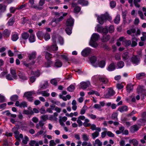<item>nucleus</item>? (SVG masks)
Listing matches in <instances>:
<instances>
[{"mask_svg":"<svg viewBox=\"0 0 146 146\" xmlns=\"http://www.w3.org/2000/svg\"><path fill=\"white\" fill-rule=\"evenodd\" d=\"M99 38V35L97 33H94L92 36L91 40L90 42V45L91 46L94 47H96L98 46V44L95 42Z\"/></svg>","mask_w":146,"mask_h":146,"instance_id":"1","label":"nucleus"},{"mask_svg":"<svg viewBox=\"0 0 146 146\" xmlns=\"http://www.w3.org/2000/svg\"><path fill=\"white\" fill-rule=\"evenodd\" d=\"M35 94V92L34 90L27 92L25 93L24 97L26 98L29 101L32 102L33 100L34 99L32 95Z\"/></svg>","mask_w":146,"mask_h":146,"instance_id":"2","label":"nucleus"},{"mask_svg":"<svg viewBox=\"0 0 146 146\" xmlns=\"http://www.w3.org/2000/svg\"><path fill=\"white\" fill-rule=\"evenodd\" d=\"M80 87L83 89H85L91 86L90 82L89 81L82 82L80 83Z\"/></svg>","mask_w":146,"mask_h":146,"instance_id":"3","label":"nucleus"},{"mask_svg":"<svg viewBox=\"0 0 146 146\" xmlns=\"http://www.w3.org/2000/svg\"><path fill=\"white\" fill-rule=\"evenodd\" d=\"M131 62L134 64H137L139 63L140 60L139 58L136 56H133L131 59Z\"/></svg>","mask_w":146,"mask_h":146,"instance_id":"4","label":"nucleus"},{"mask_svg":"<svg viewBox=\"0 0 146 146\" xmlns=\"http://www.w3.org/2000/svg\"><path fill=\"white\" fill-rule=\"evenodd\" d=\"M91 52V49L89 48H86L82 51L81 54L83 56H86L89 54Z\"/></svg>","mask_w":146,"mask_h":146,"instance_id":"5","label":"nucleus"},{"mask_svg":"<svg viewBox=\"0 0 146 146\" xmlns=\"http://www.w3.org/2000/svg\"><path fill=\"white\" fill-rule=\"evenodd\" d=\"M115 93V92L112 89L109 88L108 93L104 95V97L106 98H108L114 95Z\"/></svg>","mask_w":146,"mask_h":146,"instance_id":"6","label":"nucleus"},{"mask_svg":"<svg viewBox=\"0 0 146 146\" xmlns=\"http://www.w3.org/2000/svg\"><path fill=\"white\" fill-rule=\"evenodd\" d=\"M37 94H41L44 97H48L50 95V94L48 93L47 91H40L39 90H38L37 92Z\"/></svg>","mask_w":146,"mask_h":146,"instance_id":"7","label":"nucleus"},{"mask_svg":"<svg viewBox=\"0 0 146 146\" xmlns=\"http://www.w3.org/2000/svg\"><path fill=\"white\" fill-rule=\"evenodd\" d=\"M74 23V20L72 18L68 19L66 21V25L67 26H72Z\"/></svg>","mask_w":146,"mask_h":146,"instance_id":"8","label":"nucleus"},{"mask_svg":"<svg viewBox=\"0 0 146 146\" xmlns=\"http://www.w3.org/2000/svg\"><path fill=\"white\" fill-rule=\"evenodd\" d=\"M11 38L13 41H15L19 38V35L16 33H13L12 34Z\"/></svg>","mask_w":146,"mask_h":146,"instance_id":"9","label":"nucleus"},{"mask_svg":"<svg viewBox=\"0 0 146 146\" xmlns=\"http://www.w3.org/2000/svg\"><path fill=\"white\" fill-rule=\"evenodd\" d=\"M46 132V131H45L44 128H43V130H40L35 135V136L36 137H38L40 135L43 134L44 135V137H45L46 136V135H45Z\"/></svg>","mask_w":146,"mask_h":146,"instance_id":"10","label":"nucleus"},{"mask_svg":"<svg viewBox=\"0 0 146 146\" xmlns=\"http://www.w3.org/2000/svg\"><path fill=\"white\" fill-rule=\"evenodd\" d=\"M10 73L12 75L14 79L16 80L17 78V76L16 74V70L11 68L10 69Z\"/></svg>","mask_w":146,"mask_h":146,"instance_id":"11","label":"nucleus"},{"mask_svg":"<svg viewBox=\"0 0 146 146\" xmlns=\"http://www.w3.org/2000/svg\"><path fill=\"white\" fill-rule=\"evenodd\" d=\"M10 34L11 32L7 29H5L3 33V36L6 38L9 37Z\"/></svg>","mask_w":146,"mask_h":146,"instance_id":"12","label":"nucleus"},{"mask_svg":"<svg viewBox=\"0 0 146 146\" xmlns=\"http://www.w3.org/2000/svg\"><path fill=\"white\" fill-rule=\"evenodd\" d=\"M128 108L127 106H120L119 107L118 110L121 112H123L124 111H127Z\"/></svg>","mask_w":146,"mask_h":146,"instance_id":"13","label":"nucleus"},{"mask_svg":"<svg viewBox=\"0 0 146 146\" xmlns=\"http://www.w3.org/2000/svg\"><path fill=\"white\" fill-rule=\"evenodd\" d=\"M143 90H146L143 86H139L137 88V90L139 94H141L143 92Z\"/></svg>","mask_w":146,"mask_h":146,"instance_id":"14","label":"nucleus"},{"mask_svg":"<svg viewBox=\"0 0 146 146\" xmlns=\"http://www.w3.org/2000/svg\"><path fill=\"white\" fill-rule=\"evenodd\" d=\"M18 129L17 127H14L12 129V131L15 134V137L16 138H18L19 137V133L18 131Z\"/></svg>","mask_w":146,"mask_h":146,"instance_id":"15","label":"nucleus"},{"mask_svg":"<svg viewBox=\"0 0 146 146\" xmlns=\"http://www.w3.org/2000/svg\"><path fill=\"white\" fill-rule=\"evenodd\" d=\"M133 85L130 84L127 85L126 87L127 92L130 93L133 91Z\"/></svg>","mask_w":146,"mask_h":146,"instance_id":"16","label":"nucleus"},{"mask_svg":"<svg viewBox=\"0 0 146 146\" xmlns=\"http://www.w3.org/2000/svg\"><path fill=\"white\" fill-rule=\"evenodd\" d=\"M139 129V127L137 125H135L132 126L130 128V131L133 133L137 131Z\"/></svg>","mask_w":146,"mask_h":146,"instance_id":"17","label":"nucleus"},{"mask_svg":"<svg viewBox=\"0 0 146 146\" xmlns=\"http://www.w3.org/2000/svg\"><path fill=\"white\" fill-rule=\"evenodd\" d=\"M99 80L101 82L104 84L107 83L108 81V79L104 76H100Z\"/></svg>","mask_w":146,"mask_h":146,"instance_id":"18","label":"nucleus"},{"mask_svg":"<svg viewBox=\"0 0 146 146\" xmlns=\"http://www.w3.org/2000/svg\"><path fill=\"white\" fill-rule=\"evenodd\" d=\"M78 3L83 6H86L88 4V1L85 0H78Z\"/></svg>","mask_w":146,"mask_h":146,"instance_id":"19","label":"nucleus"},{"mask_svg":"<svg viewBox=\"0 0 146 146\" xmlns=\"http://www.w3.org/2000/svg\"><path fill=\"white\" fill-rule=\"evenodd\" d=\"M97 60V58L96 56H93L91 57L90 59V60L93 66L96 67V66L94 65V64Z\"/></svg>","mask_w":146,"mask_h":146,"instance_id":"20","label":"nucleus"},{"mask_svg":"<svg viewBox=\"0 0 146 146\" xmlns=\"http://www.w3.org/2000/svg\"><path fill=\"white\" fill-rule=\"evenodd\" d=\"M29 36V34L26 32L23 33L21 34V38L24 40H27Z\"/></svg>","mask_w":146,"mask_h":146,"instance_id":"21","label":"nucleus"},{"mask_svg":"<svg viewBox=\"0 0 146 146\" xmlns=\"http://www.w3.org/2000/svg\"><path fill=\"white\" fill-rule=\"evenodd\" d=\"M58 48L57 46L56 45H54L51 46L48 49V50L50 52H52V51H54L57 50H58Z\"/></svg>","mask_w":146,"mask_h":146,"instance_id":"22","label":"nucleus"},{"mask_svg":"<svg viewBox=\"0 0 146 146\" xmlns=\"http://www.w3.org/2000/svg\"><path fill=\"white\" fill-rule=\"evenodd\" d=\"M115 64L113 63H111L109 65L108 68V70L109 71H111L115 69Z\"/></svg>","mask_w":146,"mask_h":146,"instance_id":"23","label":"nucleus"},{"mask_svg":"<svg viewBox=\"0 0 146 146\" xmlns=\"http://www.w3.org/2000/svg\"><path fill=\"white\" fill-rule=\"evenodd\" d=\"M90 120L88 119H85L84 122L83 123V125L85 127H90L91 125V124L89 123Z\"/></svg>","mask_w":146,"mask_h":146,"instance_id":"24","label":"nucleus"},{"mask_svg":"<svg viewBox=\"0 0 146 146\" xmlns=\"http://www.w3.org/2000/svg\"><path fill=\"white\" fill-rule=\"evenodd\" d=\"M97 19L98 20V22L101 24H102L104 20V17L103 15H102L100 17H98Z\"/></svg>","mask_w":146,"mask_h":146,"instance_id":"25","label":"nucleus"},{"mask_svg":"<svg viewBox=\"0 0 146 146\" xmlns=\"http://www.w3.org/2000/svg\"><path fill=\"white\" fill-rule=\"evenodd\" d=\"M102 142L98 139H96L95 141V143L94 144V146L97 145V146H102Z\"/></svg>","mask_w":146,"mask_h":146,"instance_id":"26","label":"nucleus"},{"mask_svg":"<svg viewBox=\"0 0 146 146\" xmlns=\"http://www.w3.org/2000/svg\"><path fill=\"white\" fill-rule=\"evenodd\" d=\"M129 56L127 52H125L123 53L122 57L124 61L126 60L129 58Z\"/></svg>","mask_w":146,"mask_h":146,"instance_id":"27","label":"nucleus"},{"mask_svg":"<svg viewBox=\"0 0 146 146\" xmlns=\"http://www.w3.org/2000/svg\"><path fill=\"white\" fill-rule=\"evenodd\" d=\"M145 75V74L144 72H142L138 73L136 75V78L138 79H140L143 78Z\"/></svg>","mask_w":146,"mask_h":146,"instance_id":"28","label":"nucleus"},{"mask_svg":"<svg viewBox=\"0 0 146 146\" xmlns=\"http://www.w3.org/2000/svg\"><path fill=\"white\" fill-rule=\"evenodd\" d=\"M44 34L42 31H38L36 33V35L38 38L42 40Z\"/></svg>","mask_w":146,"mask_h":146,"instance_id":"29","label":"nucleus"},{"mask_svg":"<svg viewBox=\"0 0 146 146\" xmlns=\"http://www.w3.org/2000/svg\"><path fill=\"white\" fill-rule=\"evenodd\" d=\"M36 52L34 51L32 52L31 54H29V57L30 60H33L35 59L36 56Z\"/></svg>","mask_w":146,"mask_h":146,"instance_id":"30","label":"nucleus"},{"mask_svg":"<svg viewBox=\"0 0 146 146\" xmlns=\"http://www.w3.org/2000/svg\"><path fill=\"white\" fill-rule=\"evenodd\" d=\"M19 78L23 80H25L27 79V77L23 73H20L19 74Z\"/></svg>","mask_w":146,"mask_h":146,"instance_id":"31","label":"nucleus"},{"mask_svg":"<svg viewBox=\"0 0 146 146\" xmlns=\"http://www.w3.org/2000/svg\"><path fill=\"white\" fill-rule=\"evenodd\" d=\"M87 109V107L86 106H84L80 111V114L81 115L84 114L85 113Z\"/></svg>","mask_w":146,"mask_h":146,"instance_id":"32","label":"nucleus"},{"mask_svg":"<svg viewBox=\"0 0 146 146\" xmlns=\"http://www.w3.org/2000/svg\"><path fill=\"white\" fill-rule=\"evenodd\" d=\"M62 63L60 61L57 60L55 62L54 66L57 67H60L62 66Z\"/></svg>","mask_w":146,"mask_h":146,"instance_id":"33","label":"nucleus"},{"mask_svg":"<svg viewBox=\"0 0 146 146\" xmlns=\"http://www.w3.org/2000/svg\"><path fill=\"white\" fill-rule=\"evenodd\" d=\"M120 21V16L119 15H117L114 20V22L116 24H118Z\"/></svg>","mask_w":146,"mask_h":146,"instance_id":"34","label":"nucleus"},{"mask_svg":"<svg viewBox=\"0 0 146 146\" xmlns=\"http://www.w3.org/2000/svg\"><path fill=\"white\" fill-rule=\"evenodd\" d=\"M129 142L130 143H132L134 146H137L138 144V142L135 139L129 140Z\"/></svg>","mask_w":146,"mask_h":146,"instance_id":"35","label":"nucleus"},{"mask_svg":"<svg viewBox=\"0 0 146 146\" xmlns=\"http://www.w3.org/2000/svg\"><path fill=\"white\" fill-rule=\"evenodd\" d=\"M117 65L118 67V68H121L123 67L124 63L122 61H120L117 63Z\"/></svg>","mask_w":146,"mask_h":146,"instance_id":"36","label":"nucleus"},{"mask_svg":"<svg viewBox=\"0 0 146 146\" xmlns=\"http://www.w3.org/2000/svg\"><path fill=\"white\" fill-rule=\"evenodd\" d=\"M29 144L31 146H38V143L35 141H31L29 143Z\"/></svg>","mask_w":146,"mask_h":146,"instance_id":"37","label":"nucleus"},{"mask_svg":"<svg viewBox=\"0 0 146 146\" xmlns=\"http://www.w3.org/2000/svg\"><path fill=\"white\" fill-rule=\"evenodd\" d=\"M82 137L84 141H88L89 140V136L86 134H83Z\"/></svg>","mask_w":146,"mask_h":146,"instance_id":"38","label":"nucleus"},{"mask_svg":"<svg viewBox=\"0 0 146 146\" xmlns=\"http://www.w3.org/2000/svg\"><path fill=\"white\" fill-rule=\"evenodd\" d=\"M48 116L47 115H43L40 116V118L42 121H45L48 119Z\"/></svg>","mask_w":146,"mask_h":146,"instance_id":"39","label":"nucleus"},{"mask_svg":"<svg viewBox=\"0 0 146 146\" xmlns=\"http://www.w3.org/2000/svg\"><path fill=\"white\" fill-rule=\"evenodd\" d=\"M30 42H33L35 41V36L34 35L31 34L30 35L29 39Z\"/></svg>","mask_w":146,"mask_h":146,"instance_id":"40","label":"nucleus"},{"mask_svg":"<svg viewBox=\"0 0 146 146\" xmlns=\"http://www.w3.org/2000/svg\"><path fill=\"white\" fill-rule=\"evenodd\" d=\"M103 28L99 25H97L95 27V29L98 32L102 33Z\"/></svg>","mask_w":146,"mask_h":146,"instance_id":"41","label":"nucleus"},{"mask_svg":"<svg viewBox=\"0 0 146 146\" xmlns=\"http://www.w3.org/2000/svg\"><path fill=\"white\" fill-rule=\"evenodd\" d=\"M99 133L97 131H95L92 134V138L94 139L97 137L99 135Z\"/></svg>","mask_w":146,"mask_h":146,"instance_id":"42","label":"nucleus"},{"mask_svg":"<svg viewBox=\"0 0 146 146\" xmlns=\"http://www.w3.org/2000/svg\"><path fill=\"white\" fill-rule=\"evenodd\" d=\"M110 38V36L108 35L104 36L102 39V41L103 42H106L109 40Z\"/></svg>","mask_w":146,"mask_h":146,"instance_id":"43","label":"nucleus"},{"mask_svg":"<svg viewBox=\"0 0 146 146\" xmlns=\"http://www.w3.org/2000/svg\"><path fill=\"white\" fill-rule=\"evenodd\" d=\"M104 17V20H108L109 21H111L112 19L111 17L108 14H106L104 15H103Z\"/></svg>","mask_w":146,"mask_h":146,"instance_id":"44","label":"nucleus"},{"mask_svg":"<svg viewBox=\"0 0 146 146\" xmlns=\"http://www.w3.org/2000/svg\"><path fill=\"white\" fill-rule=\"evenodd\" d=\"M15 20L14 18H11L8 21L7 24L11 26L12 25L14 22Z\"/></svg>","mask_w":146,"mask_h":146,"instance_id":"45","label":"nucleus"},{"mask_svg":"<svg viewBox=\"0 0 146 146\" xmlns=\"http://www.w3.org/2000/svg\"><path fill=\"white\" fill-rule=\"evenodd\" d=\"M131 44V41L130 40H125L123 42V44L125 46H127Z\"/></svg>","mask_w":146,"mask_h":146,"instance_id":"46","label":"nucleus"},{"mask_svg":"<svg viewBox=\"0 0 146 146\" xmlns=\"http://www.w3.org/2000/svg\"><path fill=\"white\" fill-rule=\"evenodd\" d=\"M87 116L90 117V118H91V119H97V116L93 114H89V113H87Z\"/></svg>","mask_w":146,"mask_h":146,"instance_id":"47","label":"nucleus"},{"mask_svg":"<svg viewBox=\"0 0 146 146\" xmlns=\"http://www.w3.org/2000/svg\"><path fill=\"white\" fill-rule=\"evenodd\" d=\"M75 89V87L73 85H71L67 88L68 90L70 92L73 91Z\"/></svg>","mask_w":146,"mask_h":146,"instance_id":"48","label":"nucleus"},{"mask_svg":"<svg viewBox=\"0 0 146 146\" xmlns=\"http://www.w3.org/2000/svg\"><path fill=\"white\" fill-rule=\"evenodd\" d=\"M52 61L50 60H48L47 62L45 63V66L46 67H48L52 65Z\"/></svg>","mask_w":146,"mask_h":146,"instance_id":"49","label":"nucleus"},{"mask_svg":"<svg viewBox=\"0 0 146 146\" xmlns=\"http://www.w3.org/2000/svg\"><path fill=\"white\" fill-rule=\"evenodd\" d=\"M48 82L46 81H45L44 83L40 87V88L43 89H45L48 87Z\"/></svg>","mask_w":146,"mask_h":146,"instance_id":"50","label":"nucleus"},{"mask_svg":"<svg viewBox=\"0 0 146 146\" xmlns=\"http://www.w3.org/2000/svg\"><path fill=\"white\" fill-rule=\"evenodd\" d=\"M23 113L25 114L29 115L33 113V112L31 110H24L23 111Z\"/></svg>","mask_w":146,"mask_h":146,"instance_id":"51","label":"nucleus"},{"mask_svg":"<svg viewBox=\"0 0 146 146\" xmlns=\"http://www.w3.org/2000/svg\"><path fill=\"white\" fill-rule=\"evenodd\" d=\"M44 38L45 40L47 41L50 39V35L49 34L46 33L44 35Z\"/></svg>","mask_w":146,"mask_h":146,"instance_id":"52","label":"nucleus"},{"mask_svg":"<svg viewBox=\"0 0 146 146\" xmlns=\"http://www.w3.org/2000/svg\"><path fill=\"white\" fill-rule=\"evenodd\" d=\"M45 58L48 60L50 59L52 56L51 54L46 52H45Z\"/></svg>","mask_w":146,"mask_h":146,"instance_id":"53","label":"nucleus"},{"mask_svg":"<svg viewBox=\"0 0 146 146\" xmlns=\"http://www.w3.org/2000/svg\"><path fill=\"white\" fill-rule=\"evenodd\" d=\"M40 112L41 114H44L46 113V111L45 110L44 106H42L40 110Z\"/></svg>","mask_w":146,"mask_h":146,"instance_id":"54","label":"nucleus"},{"mask_svg":"<svg viewBox=\"0 0 146 146\" xmlns=\"http://www.w3.org/2000/svg\"><path fill=\"white\" fill-rule=\"evenodd\" d=\"M118 115V114L116 113H113L111 115V118L112 119H114L115 120L117 119V116Z\"/></svg>","mask_w":146,"mask_h":146,"instance_id":"55","label":"nucleus"},{"mask_svg":"<svg viewBox=\"0 0 146 146\" xmlns=\"http://www.w3.org/2000/svg\"><path fill=\"white\" fill-rule=\"evenodd\" d=\"M65 31L68 35H70L72 33V28H71L67 27Z\"/></svg>","mask_w":146,"mask_h":146,"instance_id":"56","label":"nucleus"},{"mask_svg":"<svg viewBox=\"0 0 146 146\" xmlns=\"http://www.w3.org/2000/svg\"><path fill=\"white\" fill-rule=\"evenodd\" d=\"M105 64V61L104 60L101 61L99 63V66L101 68H103Z\"/></svg>","mask_w":146,"mask_h":146,"instance_id":"57","label":"nucleus"},{"mask_svg":"<svg viewBox=\"0 0 146 146\" xmlns=\"http://www.w3.org/2000/svg\"><path fill=\"white\" fill-rule=\"evenodd\" d=\"M29 141V138L27 136H25L24 138L23 139L22 141L23 143L24 144H27V142Z\"/></svg>","mask_w":146,"mask_h":146,"instance_id":"58","label":"nucleus"},{"mask_svg":"<svg viewBox=\"0 0 146 146\" xmlns=\"http://www.w3.org/2000/svg\"><path fill=\"white\" fill-rule=\"evenodd\" d=\"M31 74L34 75L35 76L38 77L40 76V73L39 71H37L35 72H31Z\"/></svg>","mask_w":146,"mask_h":146,"instance_id":"59","label":"nucleus"},{"mask_svg":"<svg viewBox=\"0 0 146 146\" xmlns=\"http://www.w3.org/2000/svg\"><path fill=\"white\" fill-rule=\"evenodd\" d=\"M6 6L2 4H0V10L4 11L6 9Z\"/></svg>","mask_w":146,"mask_h":146,"instance_id":"60","label":"nucleus"},{"mask_svg":"<svg viewBox=\"0 0 146 146\" xmlns=\"http://www.w3.org/2000/svg\"><path fill=\"white\" fill-rule=\"evenodd\" d=\"M80 10V8L78 6H76L74 9V12L76 13H78Z\"/></svg>","mask_w":146,"mask_h":146,"instance_id":"61","label":"nucleus"},{"mask_svg":"<svg viewBox=\"0 0 146 146\" xmlns=\"http://www.w3.org/2000/svg\"><path fill=\"white\" fill-rule=\"evenodd\" d=\"M27 103L25 102H23L20 104V107L25 108L27 107Z\"/></svg>","mask_w":146,"mask_h":146,"instance_id":"62","label":"nucleus"},{"mask_svg":"<svg viewBox=\"0 0 146 146\" xmlns=\"http://www.w3.org/2000/svg\"><path fill=\"white\" fill-rule=\"evenodd\" d=\"M6 78L7 79L10 80H13V79H14L12 75H11L9 74L6 75Z\"/></svg>","mask_w":146,"mask_h":146,"instance_id":"63","label":"nucleus"},{"mask_svg":"<svg viewBox=\"0 0 146 146\" xmlns=\"http://www.w3.org/2000/svg\"><path fill=\"white\" fill-rule=\"evenodd\" d=\"M18 98V96L17 95H14L11 97V100L13 101H15L17 100Z\"/></svg>","mask_w":146,"mask_h":146,"instance_id":"64","label":"nucleus"}]
</instances>
